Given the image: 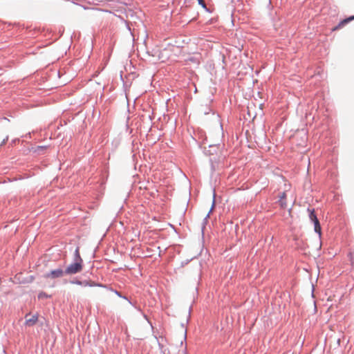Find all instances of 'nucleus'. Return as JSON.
Returning <instances> with one entry per match:
<instances>
[{
  "mask_svg": "<svg viewBox=\"0 0 354 354\" xmlns=\"http://www.w3.org/2000/svg\"><path fill=\"white\" fill-rule=\"evenodd\" d=\"M198 3L204 8H206V5L204 0H197Z\"/></svg>",
  "mask_w": 354,
  "mask_h": 354,
  "instance_id": "9d476101",
  "label": "nucleus"
},
{
  "mask_svg": "<svg viewBox=\"0 0 354 354\" xmlns=\"http://www.w3.org/2000/svg\"><path fill=\"white\" fill-rule=\"evenodd\" d=\"M279 203L281 208L286 209L287 207L286 199H279Z\"/></svg>",
  "mask_w": 354,
  "mask_h": 354,
  "instance_id": "1a4fd4ad",
  "label": "nucleus"
},
{
  "mask_svg": "<svg viewBox=\"0 0 354 354\" xmlns=\"http://www.w3.org/2000/svg\"><path fill=\"white\" fill-rule=\"evenodd\" d=\"M308 211L309 212V218L313 222H316V220H318L317 218L316 214H315V209H308Z\"/></svg>",
  "mask_w": 354,
  "mask_h": 354,
  "instance_id": "423d86ee",
  "label": "nucleus"
},
{
  "mask_svg": "<svg viewBox=\"0 0 354 354\" xmlns=\"http://www.w3.org/2000/svg\"><path fill=\"white\" fill-rule=\"evenodd\" d=\"M79 284L83 286H94L96 285L95 282L91 280H84V281H80Z\"/></svg>",
  "mask_w": 354,
  "mask_h": 354,
  "instance_id": "0eeeda50",
  "label": "nucleus"
},
{
  "mask_svg": "<svg viewBox=\"0 0 354 354\" xmlns=\"http://www.w3.org/2000/svg\"><path fill=\"white\" fill-rule=\"evenodd\" d=\"M64 274H65V271L59 268V269H56L55 270L51 271L48 274H46V278L48 279H54L56 278L62 277Z\"/></svg>",
  "mask_w": 354,
  "mask_h": 354,
  "instance_id": "20e7f679",
  "label": "nucleus"
},
{
  "mask_svg": "<svg viewBox=\"0 0 354 354\" xmlns=\"http://www.w3.org/2000/svg\"><path fill=\"white\" fill-rule=\"evenodd\" d=\"M25 325L27 326H34L37 320H38V315L37 314H26L25 315Z\"/></svg>",
  "mask_w": 354,
  "mask_h": 354,
  "instance_id": "7ed1b4c3",
  "label": "nucleus"
},
{
  "mask_svg": "<svg viewBox=\"0 0 354 354\" xmlns=\"http://www.w3.org/2000/svg\"><path fill=\"white\" fill-rule=\"evenodd\" d=\"M59 77V73L57 69H50L48 76L46 77V90H52L58 87L61 84L59 82H57Z\"/></svg>",
  "mask_w": 354,
  "mask_h": 354,
  "instance_id": "f03ea898",
  "label": "nucleus"
},
{
  "mask_svg": "<svg viewBox=\"0 0 354 354\" xmlns=\"http://www.w3.org/2000/svg\"><path fill=\"white\" fill-rule=\"evenodd\" d=\"M75 262L70 264L65 270V274H73L80 272L82 270L83 260L80 257L79 248L75 251Z\"/></svg>",
  "mask_w": 354,
  "mask_h": 354,
  "instance_id": "f257e3e1",
  "label": "nucleus"
},
{
  "mask_svg": "<svg viewBox=\"0 0 354 354\" xmlns=\"http://www.w3.org/2000/svg\"><path fill=\"white\" fill-rule=\"evenodd\" d=\"M315 225V231L319 234V235H321V226L319 224V220H316V222L314 223Z\"/></svg>",
  "mask_w": 354,
  "mask_h": 354,
  "instance_id": "6e6552de",
  "label": "nucleus"
},
{
  "mask_svg": "<svg viewBox=\"0 0 354 354\" xmlns=\"http://www.w3.org/2000/svg\"><path fill=\"white\" fill-rule=\"evenodd\" d=\"M354 19V16H351L350 17H348L345 19H343L342 21H341L339 24L337 26H336L335 27H334L333 28V30L335 31V30H337L338 29H340L342 28V27H344L346 24H347L348 22H350L351 21L353 20Z\"/></svg>",
  "mask_w": 354,
  "mask_h": 354,
  "instance_id": "39448f33",
  "label": "nucleus"
},
{
  "mask_svg": "<svg viewBox=\"0 0 354 354\" xmlns=\"http://www.w3.org/2000/svg\"><path fill=\"white\" fill-rule=\"evenodd\" d=\"M282 198H283V199H286V194L285 192H283L281 194V195L280 196V198L279 199H282Z\"/></svg>",
  "mask_w": 354,
  "mask_h": 354,
  "instance_id": "9b49d317",
  "label": "nucleus"
}]
</instances>
